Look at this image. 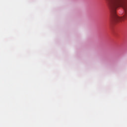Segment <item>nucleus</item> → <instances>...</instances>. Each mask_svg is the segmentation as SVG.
<instances>
[{"instance_id": "f257e3e1", "label": "nucleus", "mask_w": 127, "mask_h": 127, "mask_svg": "<svg viewBox=\"0 0 127 127\" xmlns=\"http://www.w3.org/2000/svg\"><path fill=\"white\" fill-rule=\"evenodd\" d=\"M111 11L110 21L116 24L127 18V0H107Z\"/></svg>"}]
</instances>
